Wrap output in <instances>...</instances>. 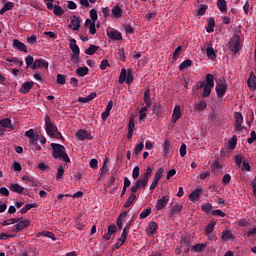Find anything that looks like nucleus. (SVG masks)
I'll list each match as a JSON object with an SVG mask.
<instances>
[{"label":"nucleus","instance_id":"nucleus-1","mask_svg":"<svg viewBox=\"0 0 256 256\" xmlns=\"http://www.w3.org/2000/svg\"><path fill=\"white\" fill-rule=\"evenodd\" d=\"M52 157L54 159H61L64 161V163H71V158H69V155H67V152H65V146L57 143H52Z\"/></svg>","mask_w":256,"mask_h":256},{"label":"nucleus","instance_id":"nucleus-2","mask_svg":"<svg viewBox=\"0 0 256 256\" xmlns=\"http://www.w3.org/2000/svg\"><path fill=\"white\" fill-rule=\"evenodd\" d=\"M153 173V169H151V167H148L146 169V172L144 174V176L140 179H138L135 183V185H133L131 187V193H137V191H139L142 187V189H147V183H149V176Z\"/></svg>","mask_w":256,"mask_h":256},{"label":"nucleus","instance_id":"nucleus-3","mask_svg":"<svg viewBox=\"0 0 256 256\" xmlns=\"http://www.w3.org/2000/svg\"><path fill=\"white\" fill-rule=\"evenodd\" d=\"M229 49L230 51H232V53H239L241 51V37H239V35H234L229 43Z\"/></svg>","mask_w":256,"mask_h":256},{"label":"nucleus","instance_id":"nucleus-4","mask_svg":"<svg viewBox=\"0 0 256 256\" xmlns=\"http://www.w3.org/2000/svg\"><path fill=\"white\" fill-rule=\"evenodd\" d=\"M124 82H126L127 85H131V83H133V73H131V70L127 72V69L122 68L119 76V83L122 85Z\"/></svg>","mask_w":256,"mask_h":256},{"label":"nucleus","instance_id":"nucleus-5","mask_svg":"<svg viewBox=\"0 0 256 256\" xmlns=\"http://www.w3.org/2000/svg\"><path fill=\"white\" fill-rule=\"evenodd\" d=\"M44 122L47 135H49V137H53V135H55V132L58 130L57 126L53 125V122H51V117H49V115L45 116Z\"/></svg>","mask_w":256,"mask_h":256},{"label":"nucleus","instance_id":"nucleus-6","mask_svg":"<svg viewBox=\"0 0 256 256\" xmlns=\"http://www.w3.org/2000/svg\"><path fill=\"white\" fill-rule=\"evenodd\" d=\"M235 117V132L236 133H241V131H243V129H245V126H243V114H241V112H235L234 114Z\"/></svg>","mask_w":256,"mask_h":256},{"label":"nucleus","instance_id":"nucleus-7","mask_svg":"<svg viewBox=\"0 0 256 256\" xmlns=\"http://www.w3.org/2000/svg\"><path fill=\"white\" fill-rule=\"evenodd\" d=\"M163 173H165V170L163 168H159L157 170L154 176V180L150 185V191H155V189H157V185L159 184V181H161V177H163Z\"/></svg>","mask_w":256,"mask_h":256},{"label":"nucleus","instance_id":"nucleus-8","mask_svg":"<svg viewBox=\"0 0 256 256\" xmlns=\"http://www.w3.org/2000/svg\"><path fill=\"white\" fill-rule=\"evenodd\" d=\"M76 138L78 141H85V139H87V141H91L93 136H91V133H89L87 130L80 129L76 132Z\"/></svg>","mask_w":256,"mask_h":256},{"label":"nucleus","instance_id":"nucleus-9","mask_svg":"<svg viewBox=\"0 0 256 256\" xmlns=\"http://www.w3.org/2000/svg\"><path fill=\"white\" fill-rule=\"evenodd\" d=\"M41 68L49 69V62H47V61H45L43 59H36L34 61V63L32 64L31 69L33 71H35V70L41 69Z\"/></svg>","mask_w":256,"mask_h":256},{"label":"nucleus","instance_id":"nucleus-10","mask_svg":"<svg viewBox=\"0 0 256 256\" xmlns=\"http://www.w3.org/2000/svg\"><path fill=\"white\" fill-rule=\"evenodd\" d=\"M29 225H31V222L29 220H22L13 227L12 232L19 233L23 231V229H25L26 227H29Z\"/></svg>","mask_w":256,"mask_h":256},{"label":"nucleus","instance_id":"nucleus-11","mask_svg":"<svg viewBox=\"0 0 256 256\" xmlns=\"http://www.w3.org/2000/svg\"><path fill=\"white\" fill-rule=\"evenodd\" d=\"M168 204H169V196L168 195L163 196L156 202V206H155L156 211H161V210L165 209Z\"/></svg>","mask_w":256,"mask_h":256},{"label":"nucleus","instance_id":"nucleus-12","mask_svg":"<svg viewBox=\"0 0 256 256\" xmlns=\"http://www.w3.org/2000/svg\"><path fill=\"white\" fill-rule=\"evenodd\" d=\"M25 136L29 137V143H31L32 145H35V143H37L40 139L39 134H35V130L33 129H29L28 131H26Z\"/></svg>","mask_w":256,"mask_h":256},{"label":"nucleus","instance_id":"nucleus-13","mask_svg":"<svg viewBox=\"0 0 256 256\" xmlns=\"http://www.w3.org/2000/svg\"><path fill=\"white\" fill-rule=\"evenodd\" d=\"M13 48L17 51H22L23 53H27V45L25 43L21 42L19 39L13 40Z\"/></svg>","mask_w":256,"mask_h":256},{"label":"nucleus","instance_id":"nucleus-14","mask_svg":"<svg viewBox=\"0 0 256 256\" xmlns=\"http://www.w3.org/2000/svg\"><path fill=\"white\" fill-rule=\"evenodd\" d=\"M68 27L73 31H79V28L81 27V20H79L77 16H72L71 22Z\"/></svg>","mask_w":256,"mask_h":256},{"label":"nucleus","instance_id":"nucleus-15","mask_svg":"<svg viewBox=\"0 0 256 256\" xmlns=\"http://www.w3.org/2000/svg\"><path fill=\"white\" fill-rule=\"evenodd\" d=\"M107 35L112 41H121L123 39V34L118 30L107 31Z\"/></svg>","mask_w":256,"mask_h":256},{"label":"nucleus","instance_id":"nucleus-16","mask_svg":"<svg viewBox=\"0 0 256 256\" xmlns=\"http://www.w3.org/2000/svg\"><path fill=\"white\" fill-rule=\"evenodd\" d=\"M216 93H217V97H225V93H227V84L225 83L216 84Z\"/></svg>","mask_w":256,"mask_h":256},{"label":"nucleus","instance_id":"nucleus-17","mask_svg":"<svg viewBox=\"0 0 256 256\" xmlns=\"http://www.w3.org/2000/svg\"><path fill=\"white\" fill-rule=\"evenodd\" d=\"M35 85V82H24L22 86L20 87V93L23 95H27L33 89V86Z\"/></svg>","mask_w":256,"mask_h":256},{"label":"nucleus","instance_id":"nucleus-18","mask_svg":"<svg viewBox=\"0 0 256 256\" xmlns=\"http://www.w3.org/2000/svg\"><path fill=\"white\" fill-rule=\"evenodd\" d=\"M126 240H127V227L123 229L121 237L118 239V242L114 245L115 249H120Z\"/></svg>","mask_w":256,"mask_h":256},{"label":"nucleus","instance_id":"nucleus-19","mask_svg":"<svg viewBox=\"0 0 256 256\" xmlns=\"http://www.w3.org/2000/svg\"><path fill=\"white\" fill-rule=\"evenodd\" d=\"M9 189L12 191V193H18V195H22V193L25 191V188L18 183H11Z\"/></svg>","mask_w":256,"mask_h":256},{"label":"nucleus","instance_id":"nucleus-20","mask_svg":"<svg viewBox=\"0 0 256 256\" xmlns=\"http://www.w3.org/2000/svg\"><path fill=\"white\" fill-rule=\"evenodd\" d=\"M0 125L4 129H9V131H13L15 129V126L11 123V118H4L0 120Z\"/></svg>","mask_w":256,"mask_h":256},{"label":"nucleus","instance_id":"nucleus-21","mask_svg":"<svg viewBox=\"0 0 256 256\" xmlns=\"http://www.w3.org/2000/svg\"><path fill=\"white\" fill-rule=\"evenodd\" d=\"M112 17H114V19H121V17H123V9H121V6L115 5L112 8Z\"/></svg>","mask_w":256,"mask_h":256},{"label":"nucleus","instance_id":"nucleus-22","mask_svg":"<svg viewBox=\"0 0 256 256\" xmlns=\"http://www.w3.org/2000/svg\"><path fill=\"white\" fill-rule=\"evenodd\" d=\"M181 117V106L177 105L174 107L173 114H172V122L177 123Z\"/></svg>","mask_w":256,"mask_h":256},{"label":"nucleus","instance_id":"nucleus-23","mask_svg":"<svg viewBox=\"0 0 256 256\" xmlns=\"http://www.w3.org/2000/svg\"><path fill=\"white\" fill-rule=\"evenodd\" d=\"M247 85L249 89L255 90L256 89V76L255 73L251 72L250 76L247 80Z\"/></svg>","mask_w":256,"mask_h":256},{"label":"nucleus","instance_id":"nucleus-24","mask_svg":"<svg viewBox=\"0 0 256 256\" xmlns=\"http://www.w3.org/2000/svg\"><path fill=\"white\" fill-rule=\"evenodd\" d=\"M97 97L96 92L90 93L87 97H79L78 103H89L90 101H93Z\"/></svg>","mask_w":256,"mask_h":256},{"label":"nucleus","instance_id":"nucleus-25","mask_svg":"<svg viewBox=\"0 0 256 256\" xmlns=\"http://www.w3.org/2000/svg\"><path fill=\"white\" fill-rule=\"evenodd\" d=\"M70 49L73 52V55H79L81 53V50L77 45V40H75L74 38L70 40Z\"/></svg>","mask_w":256,"mask_h":256},{"label":"nucleus","instance_id":"nucleus-26","mask_svg":"<svg viewBox=\"0 0 256 256\" xmlns=\"http://www.w3.org/2000/svg\"><path fill=\"white\" fill-rule=\"evenodd\" d=\"M132 194L128 197L127 201L124 203V207L126 209H129V207H131V205H133L134 201L137 200V195H135V193L137 192H131Z\"/></svg>","mask_w":256,"mask_h":256},{"label":"nucleus","instance_id":"nucleus-27","mask_svg":"<svg viewBox=\"0 0 256 256\" xmlns=\"http://www.w3.org/2000/svg\"><path fill=\"white\" fill-rule=\"evenodd\" d=\"M217 225V223L215 221L210 222L206 229H205V235L206 237H211V233H213V231H215V226Z\"/></svg>","mask_w":256,"mask_h":256},{"label":"nucleus","instance_id":"nucleus-28","mask_svg":"<svg viewBox=\"0 0 256 256\" xmlns=\"http://www.w3.org/2000/svg\"><path fill=\"white\" fill-rule=\"evenodd\" d=\"M144 103L147 107H151V105H153V102L151 101V90L149 89L144 91Z\"/></svg>","mask_w":256,"mask_h":256},{"label":"nucleus","instance_id":"nucleus-29","mask_svg":"<svg viewBox=\"0 0 256 256\" xmlns=\"http://www.w3.org/2000/svg\"><path fill=\"white\" fill-rule=\"evenodd\" d=\"M203 190L201 188H196L192 193L189 195L190 201H197L198 197H201V193Z\"/></svg>","mask_w":256,"mask_h":256},{"label":"nucleus","instance_id":"nucleus-30","mask_svg":"<svg viewBox=\"0 0 256 256\" xmlns=\"http://www.w3.org/2000/svg\"><path fill=\"white\" fill-rule=\"evenodd\" d=\"M76 75H78V77H85V75H89V68L87 66L78 67L76 69Z\"/></svg>","mask_w":256,"mask_h":256},{"label":"nucleus","instance_id":"nucleus-31","mask_svg":"<svg viewBox=\"0 0 256 256\" xmlns=\"http://www.w3.org/2000/svg\"><path fill=\"white\" fill-rule=\"evenodd\" d=\"M14 6L15 4H13V2H6L4 6L0 9V15H5V13H7V11H11Z\"/></svg>","mask_w":256,"mask_h":256},{"label":"nucleus","instance_id":"nucleus-32","mask_svg":"<svg viewBox=\"0 0 256 256\" xmlns=\"http://www.w3.org/2000/svg\"><path fill=\"white\" fill-rule=\"evenodd\" d=\"M216 5L221 13H226V11H227V1L226 0H217Z\"/></svg>","mask_w":256,"mask_h":256},{"label":"nucleus","instance_id":"nucleus-33","mask_svg":"<svg viewBox=\"0 0 256 256\" xmlns=\"http://www.w3.org/2000/svg\"><path fill=\"white\" fill-rule=\"evenodd\" d=\"M157 224L156 222H150L146 228V231L149 235H155V231H157Z\"/></svg>","mask_w":256,"mask_h":256},{"label":"nucleus","instance_id":"nucleus-34","mask_svg":"<svg viewBox=\"0 0 256 256\" xmlns=\"http://www.w3.org/2000/svg\"><path fill=\"white\" fill-rule=\"evenodd\" d=\"M215 78L213 77V74H207L206 75V83H204V85L206 87H215Z\"/></svg>","mask_w":256,"mask_h":256},{"label":"nucleus","instance_id":"nucleus-35","mask_svg":"<svg viewBox=\"0 0 256 256\" xmlns=\"http://www.w3.org/2000/svg\"><path fill=\"white\" fill-rule=\"evenodd\" d=\"M38 205L37 203H32V204H26L21 210L20 213L21 215H25V213H27V211H31V209L37 208Z\"/></svg>","mask_w":256,"mask_h":256},{"label":"nucleus","instance_id":"nucleus-36","mask_svg":"<svg viewBox=\"0 0 256 256\" xmlns=\"http://www.w3.org/2000/svg\"><path fill=\"white\" fill-rule=\"evenodd\" d=\"M207 23H208V26L206 27L207 33H213L215 31L213 29L215 27V19L214 18H208Z\"/></svg>","mask_w":256,"mask_h":256},{"label":"nucleus","instance_id":"nucleus-37","mask_svg":"<svg viewBox=\"0 0 256 256\" xmlns=\"http://www.w3.org/2000/svg\"><path fill=\"white\" fill-rule=\"evenodd\" d=\"M191 65H193V61L187 59V60L183 61V62L179 65V71H185V69H189V67H191Z\"/></svg>","mask_w":256,"mask_h":256},{"label":"nucleus","instance_id":"nucleus-38","mask_svg":"<svg viewBox=\"0 0 256 256\" xmlns=\"http://www.w3.org/2000/svg\"><path fill=\"white\" fill-rule=\"evenodd\" d=\"M99 51V46L91 44L89 48L85 50L86 55H95Z\"/></svg>","mask_w":256,"mask_h":256},{"label":"nucleus","instance_id":"nucleus-39","mask_svg":"<svg viewBox=\"0 0 256 256\" xmlns=\"http://www.w3.org/2000/svg\"><path fill=\"white\" fill-rule=\"evenodd\" d=\"M63 175H65V167H63L62 165H60V166L57 168L56 181H61V179H63Z\"/></svg>","mask_w":256,"mask_h":256},{"label":"nucleus","instance_id":"nucleus-40","mask_svg":"<svg viewBox=\"0 0 256 256\" xmlns=\"http://www.w3.org/2000/svg\"><path fill=\"white\" fill-rule=\"evenodd\" d=\"M207 108V102L205 100L199 101L195 106L194 109L195 111H204V109Z\"/></svg>","mask_w":256,"mask_h":256},{"label":"nucleus","instance_id":"nucleus-41","mask_svg":"<svg viewBox=\"0 0 256 256\" xmlns=\"http://www.w3.org/2000/svg\"><path fill=\"white\" fill-rule=\"evenodd\" d=\"M206 247V243L196 244L192 247V251H195L196 253H201V251H203Z\"/></svg>","mask_w":256,"mask_h":256},{"label":"nucleus","instance_id":"nucleus-42","mask_svg":"<svg viewBox=\"0 0 256 256\" xmlns=\"http://www.w3.org/2000/svg\"><path fill=\"white\" fill-rule=\"evenodd\" d=\"M183 211V205L175 204L171 208V215H176V213H181Z\"/></svg>","mask_w":256,"mask_h":256},{"label":"nucleus","instance_id":"nucleus-43","mask_svg":"<svg viewBox=\"0 0 256 256\" xmlns=\"http://www.w3.org/2000/svg\"><path fill=\"white\" fill-rule=\"evenodd\" d=\"M230 239H233V233L231 231L226 230L222 232V240L223 241H230Z\"/></svg>","mask_w":256,"mask_h":256},{"label":"nucleus","instance_id":"nucleus-44","mask_svg":"<svg viewBox=\"0 0 256 256\" xmlns=\"http://www.w3.org/2000/svg\"><path fill=\"white\" fill-rule=\"evenodd\" d=\"M25 63H26V68L29 69V67H33V64L35 63V58H33V56L28 55L25 58Z\"/></svg>","mask_w":256,"mask_h":256},{"label":"nucleus","instance_id":"nucleus-45","mask_svg":"<svg viewBox=\"0 0 256 256\" xmlns=\"http://www.w3.org/2000/svg\"><path fill=\"white\" fill-rule=\"evenodd\" d=\"M53 13L57 17H61V15H63L65 13V11L63 10V8H61V6L55 5L54 9H53Z\"/></svg>","mask_w":256,"mask_h":256},{"label":"nucleus","instance_id":"nucleus-46","mask_svg":"<svg viewBox=\"0 0 256 256\" xmlns=\"http://www.w3.org/2000/svg\"><path fill=\"white\" fill-rule=\"evenodd\" d=\"M206 55L208 59H215V57H217V54H215V50L213 49V47L207 48Z\"/></svg>","mask_w":256,"mask_h":256},{"label":"nucleus","instance_id":"nucleus-47","mask_svg":"<svg viewBox=\"0 0 256 256\" xmlns=\"http://www.w3.org/2000/svg\"><path fill=\"white\" fill-rule=\"evenodd\" d=\"M90 19L92 21V23H96L97 19H99V16L97 15V10H95L94 8L90 10Z\"/></svg>","mask_w":256,"mask_h":256},{"label":"nucleus","instance_id":"nucleus-48","mask_svg":"<svg viewBox=\"0 0 256 256\" xmlns=\"http://www.w3.org/2000/svg\"><path fill=\"white\" fill-rule=\"evenodd\" d=\"M169 147H170L169 140H165L164 143H163V155H164V157H167V155H169Z\"/></svg>","mask_w":256,"mask_h":256},{"label":"nucleus","instance_id":"nucleus-49","mask_svg":"<svg viewBox=\"0 0 256 256\" xmlns=\"http://www.w3.org/2000/svg\"><path fill=\"white\" fill-rule=\"evenodd\" d=\"M182 49H183V47H181V46H178L175 49V51L173 53V57H172L173 61H177L179 59V55H181Z\"/></svg>","mask_w":256,"mask_h":256},{"label":"nucleus","instance_id":"nucleus-50","mask_svg":"<svg viewBox=\"0 0 256 256\" xmlns=\"http://www.w3.org/2000/svg\"><path fill=\"white\" fill-rule=\"evenodd\" d=\"M229 149L233 150L237 147V137L233 136L231 140L228 142Z\"/></svg>","mask_w":256,"mask_h":256},{"label":"nucleus","instance_id":"nucleus-51","mask_svg":"<svg viewBox=\"0 0 256 256\" xmlns=\"http://www.w3.org/2000/svg\"><path fill=\"white\" fill-rule=\"evenodd\" d=\"M201 209L202 211H204V213H211V209H213V204L211 203L203 204Z\"/></svg>","mask_w":256,"mask_h":256},{"label":"nucleus","instance_id":"nucleus-52","mask_svg":"<svg viewBox=\"0 0 256 256\" xmlns=\"http://www.w3.org/2000/svg\"><path fill=\"white\" fill-rule=\"evenodd\" d=\"M151 213V208L148 207L147 209L143 210L140 214V219H147Z\"/></svg>","mask_w":256,"mask_h":256},{"label":"nucleus","instance_id":"nucleus-53","mask_svg":"<svg viewBox=\"0 0 256 256\" xmlns=\"http://www.w3.org/2000/svg\"><path fill=\"white\" fill-rule=\"evenodd\" d=\"M207 8H208L207 5L200 7L197 11L198 17H203V15H205V13H207Z\"/></svg>","mask_w":256,"mask_h":256},{"label":"nucleus","instance_id":"nucleus-54","mask_svg":"<svg viewBox=\"0 0 256 256\" xmlns=\"http://www.w3.org/2000/svg\"><path fill=\"white\" fill-rule=\"evenodd\" d=\"M42 235H44V237H47L48 239H52V241H57V237H55V234L53 232H43Z\"/></svg>","mask_w":256,"mask_h":256},{"label":"nucleus","instance_id":"nucleus-55","mask_svg":"<svg viewBox=\"0 0 256 256\" xmlns=\"http://www.w3.org/2000/svg\"><path fill=\"white\" fill-rule=\"evenodd\" d=\"M143 149H145V144H143V142L136 145L135 146V155H139V153H141V151H143Z\"/></svg>","mask_w":256,"mask_h":256},{"label":"nucleus","instance_id":"nucleus-56","mask_svg":"<svg viewBox=\"0 0 256 256\" xmlns=\"http://www.w3.org/2000/svg\"><path fill=\"white\" fill-rule=\"evenodd\" d=\"M211 89H213V87L204 85L202 97H209V95H211Z\"/></svg>","mask_w":256,"mask_h":256},{"label":"nucleus","instance_id":"nucleus-57","mask_svg":"<svg viewBox=\"0 0 256 256\" xmlns=\"http://www.w3.org/2000/svg\"><path fill=\"white\" fill-rule=\"evenodd\" d=\"M56 83H58V85H65V75L58 74L57 79H56Z\"/></svg>","mask_w":256,"mask_h":256},{"label":"nucleus","instance_id":"nucleus-58","mask_svg":"<svg viewBox=\"0 0 256 256\" xmlns=\"http://www.w3.org/2000/svg\"><path fill=\"white\" fill-rule=\"evenodd\" d=\"M140 171H141V169L139 168V166L134 167L133 172H132V178L139 179Z\"/></svg>","mask_w":256,"mask_h":256},{"label":"nucleus","instance_id":"nucleus-59","mask_svg":"<svg viewBox=\"0 0 256 256\" xmlns=\"http://www.w3.org/2000/svg\"><path fill=\"white\" fill-rule=\"evenodd\" d=\"M212 215H214V217H225L226 214L223 210L217 209L212 211Z\"/></svg>","mask_w":256,"mask_h":256},{"label":"nucleus","instance_id":"nucleus-60","mask_svg":"<svg viewBox=\"0 0 256 256\" xmlns=\"http://www.w3.org/2000/svg\"><path fill=\"white\" fill-rule=\"evenodd\" d=\"M110 65H109V60H107V59H103L102 61H101V63H100V69L102 70V71H105V69H107V67H109Z\"/></svg>","mask_w":256,"mask_h":256},{"label":"nucleus","instance_id":"nucleus-61","mask_svg":"<svg viewBox=\"0 0 256 256\" xmlns=\"http://www.w3.org/2000/svg\"><path fill=\"white\" fill-rule=\"evenodd\" d=\"M255 140H256V133L255 131H252L250 134V138L247 139V143L251 145L252 143H255Z\"/></svg>","mask_w":256,"mask_h":256},{"label":"nucleus","instance_id":"nucleus-62","mask_svg":"<svg viewBox=\"0 0 256 256\" xmlns=\"http://www.w3.org/2000/svg\"><path fill=\"white\" fill-rule=\"evenodd\" d=\"M27 43H30L31 45H35V43H37V36L31 35L27 37Z\"/></svg>","mask_w":256,"mask_h":256},{"label":"nucleus","instance_id":"nucleus-63","mask_svg":"<svg viewBox=\"0 0 256 256\" xmlns=\"http://www.w3.org/2000/svg\"><path fill=\"white\" fill-rule=\"evenodd\" d=\"M179 151H180V156L185 157V155H187V145L182 144Z\"/></svg>","mask_w":256,"mask_h":256},{"label":"nucleus","instance_id":"nucleus-64","mask_svg":"<svg viewBox=\"0 0 256 256\" xmlns=\"http://www.w3.org/2000/svg\"><path fill=\"white\" fill-rule=\"evenodd\" d=\"M71 61L74 65L79 66V54H73L71 56Z\"/></svg>","mask_w":256,"mask_h":256}]
</instances>
